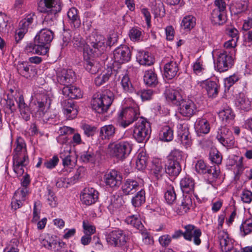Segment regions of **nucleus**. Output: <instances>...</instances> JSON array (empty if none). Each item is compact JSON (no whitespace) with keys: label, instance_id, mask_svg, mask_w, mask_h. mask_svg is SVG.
Here are the masks:
<instances>
[{"label":"nucleus","instance_id":"obj_17","mask_svg":"<svg viewBox=\"0 0 252 252\" xmlns=\"http://www.w3.org/2000/svg\"><path fill=\"white\" fill-rule=\"evenodd\" d=\"M104 179L106 186L111 188H116L121 184L122 176L118 171L112 170L105 174Z\"/></svg>","mask_w":252,"mask_h":252},{"label":"nucleus","instance_id":"obj_27","mask_svg":"<svg viewBox=\"0 0 252 252\" xmlns=\"http://www.w3.org/2000/svg\"><path fill=\"white\" fill-rule=\"evenodd\" d=\"M192 207V201L191 195H184L181 203L178 207L177 213L180 215H184L188 213Z\"/></svg>","mask_w":252,"mask_h":252},{"label":"nucleus","instance_id":"obj_15","mask_svg":"<svg viewBox=\"0 0 252 252\" xmlns=\"http://www.w3.org/2000/svg\"><path fill=\"white\" fill-rule=\"evenodd\" d=\"M75 80V74L71 69H62L57 72V81L61 85L66 86Z\"/></svg>","mask_w":252,"mask_h":252},{"label":"nucleus","instance_id":"obj_46","mask_svg":"<svg viewBox=\"0 0 252 252\" xmlns=\"http://www.w3.org/2000/svg\"><path fill=\"white\" fill-rule=\"evenodd\" d=\"M148 159V156L145 152L141 151L138 153L136 160V168L138 170L144 169L147 166Z\"/></svg>","mask_w":252,"mask_h":252},{"label":"nucleus","instance_id":"obj_64","mask_svg":"<svg viewBox=\"0 0 252 252\" xmlns=\"http://www.w3.org/2000/svg\"><path fill=\"white\" fill-rule=\"evenodd\" d=\"M190 136L189 132L186 128L179 129L178 131V139L180 142H182Z\"/></svg>","mask_w":252,"mask_h":252},{"label":"nucleus","instance_id":"obj_7","mask_svg":"<svg viewBox=\"0 0 252 252\" xmlns=\"http://www.w3.org/2000/svg\"><path fill=\"white\" fill-rule=\"evenodd\" d=\"M132 149L131 144L127 141L111 143L108 146L109 154L117 158L123 160L127 157Z\"/></svg>","mask_w":252,"mask_h":252},{"label":"nucleus","instance_id":"obj_16","mask_svg":"<svg viewBox=\"0 0 252 252\" xmlns=\"http://www.w3.org/2000/svg\"><path fill=\"white\" fill-rule=\"evenodd\" d=\"M178 106H179L180 113L185 117H190L193 115L197 111L195 104L190 99L183 98Z\"/></svg>","mask_w":252,"mask_h":252},{"label":"nucleus","instance_id":"obj_29","mask_svg":"<svg viewBox=\"0 0 252 252\" xmlns=\"http://www.w3.org/2000/svg\"><path fill=\"white\" fill-rule=\"evenodd\" d=\"M165 166V172L170 176H176L181 171L180 163L175 160L168 159Z\"/></svg>","mask_w":252,"mask_h":252},{"label":"nucleus","instance_id":"obj_6","mask_svg":"<svg viewBox=\"0 0 252 252\" xmlns=\"http://www.w3.org/2000/svg\"><path fill=\"white\" fill-rule=\"evenodd\" d=\"M151 132L150 123L145 119L141 118L136 124L133 129V137L139 143L147 141Z\"/></svg>","mask_w":252,"mask_h":252},{"label":"nucleus","instance_id":"obj_22","mask_svg":"<svg viewBox=\"0 0 252 252\" xmlns=\"http://www.w3.org/2000/svg\"><path fill=\"white\" fill-rule=\"evenodd\" d=\"M218 239L223 252H229L233 250V243L226 232L223 230L220 231L218 233Z\"/></svg>","mask_w":252,"mask_h":252},{"label":"nucleus","instance_id":"obj_13","mask_svg":"<svg viewBox=\"0 0 252 252\" xmlns=\"http://www.w3.org/2000/svg\"><path fill=\"white\" fill-rule=\"evenodd\" d=\"M107 243L114 247H120L124 245L126 242V236L122 230L113 231L106 236Z\"/></svg>","mask_w":252,"mask_h":252},{"label":"nucleus","instance_id":"obj_4","mask_svg":"<svg viewBox=\"0 0 252 252\" xmlns=\"http://www.w3.org/2000/svg\"><path fill=\"white\" fill-rule=\"evenodd\" d=\"M113 100L114 94L110 91L102 95L94 94L91 100V106L95 112L103 114L107 112Z\"/></svg>","mask_w":252,"mask_h":252},{"label":"nucleus","instance_id":"obj_24","mask_svg":"<svg viewBox=\"0 0 252 252\" xmlns=\"http://www.w3.org/2000/svg\"><path fill=\"white\" fill-rule=\"evenodd\" d=\"M61 104L63 113L67 119H73L76 117L78 111L74 108V104L71 99L63 100Z\"/></svg>","mask_w":252,"mask_h":252},{"label":"nucleus","instance_id":"obj_42","mask_svg":"<svg viewBox=\"0 0 252 252\" xmlns=\"http://www.w3.org/2000/svg\"><path fill=\"white\" fill-rule=\"evenodd\" d=\"M235 104L239 109L245 111L249 110L251 108V102L244 94H240L236 99Z\"/></svg>","mask_w":252,"mask_h":252},{"label":"nucleus","instance_id":"obj_53","mask_svg":"<svg viewBox=\"0 0 252 252\" xmlns=\"http://www.w3.org/2000/svg\"><path fill=\"white\" fill-rule=\"evenodd\" d=\"M128 35L131 40L138 41L141 39L142 31L140 28L133 27L130 30Z\"/></svg>","mask_w":252,"mask_h":252},{"label":"nucleus","instance_id":"obj_40","mask_svg":"<svg viewBox=\"0 0 252 252\" xmlns=\"http://www.w3.org/2000/svg\"><path fill=\"white\" fill-rule=\"evenodd\" d=\"M173 138V130L168 126H163L159 133V139L163 141L169 142Z\"/></svg>","mask_w":252,"mask_h":252},{"label":"nucleus","instance_id":"obj_12","mask_svg":"<svg viewBox=\"0 0 252 252\" xmlns=\"http://www.w3.org/2000/svg\"><path fill=\"white\" fill-rule=\"evenodd\" d=\"M115 62L124 63L129 62L131 57V53L129 48L126 45L120 46L113 52Z\"/></svg>","mask_w":252,"mask_h":252},{"label":"nucleus","instance_id":"obj_1","mask_svg":"<svg viewBox=\"0 0 252 252\" xmlns=\"http://www.w3.org/2000/svg\"><path fill=\"white\" fill-rule=\"evenodd\" d=\"M105 42V38L99 34H92L87 43L79 34L74 35L72 40L74 48L83 50L89 56L98 55L103 53L106 48Z\"/></svg>","mask_w":252,"mask_h":252},{"label":"nucleus","instance_id":"obj_10","mask_svg":"<svg viewBox=\"0 0 252 252\" xmlns=\"http://www.w3.org/2000/svg\"><path fill=\"white\" fill-rule=\"evenodd\" d=\"M18 108L20 112L21 117L24 120L27 121L30 119L31 114H34L36 117H38V115H37V108L35 105H32L34 103H36L35 102L32 103L29 107L27 104L25 103L24 97L23 95H21L19 96L18 99L17 101Z\"/></svg>","mask_w":252,"mask_h":252},{"label":"nucleus","instance_id":"obj_56","mask_svg":"<svg viewBox=\"0 0 252 252\" xmlns=\"http://www.w3.org/2000/svg\"><path fill=\"white\" fill-rule=\"evenodd\" d=\"M164 198L169 204H173L176 200V194L173 187L170 188L164 194Z\"/></svg>","mask_w":252,"mask_h":252},{"label":"nucleus","instance_id":"obj_63","mask_svg":"<svg viewBox=\"0 0 252 252\" xmlns=\"http://www.w3.org/2000/svg\"><path fill=\"white\" fill-rule=\"evenodd\" d=\"M172 160H175L180 163L182 159V152L179 150L174 149L170 153L168 158Z\"/></svg>","mask_w":252,"mask_h":252},{"label":"nucleus","instance_id":"obj_25","mask_svg":"<svg viewBox=\"0 0 252 252\" xmlns=\"http://www.w3.org/2000/svg\"><path fill=\"white\" fill-rule=\"evenodd\" d=\"M179 70L178 64L174 61L166 63L164 66V75L167 79L174 78Z\"/></svg>","mask_w":252,"mask_h":252},{"label":"nucleus","instance_id":"obj_36","mask_svg":"<svg viewBox=\"0 0 252 252\" xmlns=\"http://www.w3.org/2000/svg\"><path fill=\"white\" fill-rule=\"evenodd\" d=\"M180 187L182 191L187 194L193 192L194 188V180L189 177H185L180 181Z\"/></svg>","mask_w":252,"mask_h":252},{"label":"nucleus","instance_id":"obj_52","mask_svg":"<svg viewBox=\"0 0 252 252\" xmlns=\"http://www.w3.org/2000/svg\"><path fill=\"white\" fill-rule=\"evenodd\" d=\"M219 116L223 121H225L226 122L232 120L234 118V115L232 110L229 107L220 111L219 113Z\"/></svg>","mask_w":252,"mask_h":252},{"label":"nucleus","instance_id":"obj_45","mask_svg":"<svg viewBox=\"0 0 252 252\" xmlns=\"http://www.w3.org/2000/svg\"><path fill=\"white\" fill-rule=\"evenodd\" d=\"M125 221L127 224H130L138 229H141L143 227L138 214L128 216L126 219Z\"/></svg>","mask_w":252,"mask_h":252},{"label":"nucleus","instance_id":"obj_31","mask_svg":"<svg viewBox=\"0 0 252 252\" xmlns=\"http://www.w3.org/2000/svg\"><path fill=\"white\" fill-rule=\"evenodd\" d=\"M140 189L139 183L133 179H127L122 186V190L125 195L134 193Z\"/></svg>","mask_w":252,"mask_h":252},{"label":"nucleus","instance_id":"obj_47","mask_svg":"<svg viewBox=\"0 0 252 252\" xmlns=\"http://www.w3.org/2000/svg\"><path fill=\"white\" fill-rule=\"evenodd\" d=\"M112 74V70H104L100 75L94 79V83L96 86H99L108 81Z\"/></svg>","mask_w":252,"mask_h":252},{"label":"nucleus","instance_id":"obj_60","mask_svg":"<svg viewBox=\"0 0 252 252\" xmlns=\"http://www.w3.org/2000/svg\"><path fill=\"white\" fill-rule=\"evenodd\" d=\"M47 201L49 205L51 207H56L58 204L57 197L55 196L54 193L50 189H48Z\"/></svg>","mask_w":252,"mask_h":252},{"label":"nucleus","instance_id":"obj_3","mask_svg":"<svg viewBox=\"0 0 252 252\" xmlns=\"http://www.w3.org/2000/svg\"><path fill=\"white\" fill-rule=\"evenodd\" d=\"M51 93H42L37 96V103L32 104L37 108V115L38 118H42L44 120L50 121L57 117V113L53 111H49L48 109L51 103Z\"/></svg>","mask_w":252,"mask_h":252},{"label":"nucleus","instance_id":"obj_8","mask_svg":"<svg viewBox=\"0 0 252 252\" xmlns=\"http://www.w3.org/2000/svg\"><path fill=\"white\" fill-rule=\"evenodd\" d=\"M139 115V110L137 108L129 107L123 109L118 115L119 119L122 120L120 126L124 128L126 127L136 120Z\"/></svg>","mask_w":252,"mask_h":252},{"label":"nucleus","instance_id":"obj_32","mask_svg":"<svg viewBox=\"0 0 252 252\" xmlns=\"http://www.w3.org/2000/svg\"><path fill=\"white\" fill-rule=\"evenodd\" d=\"M194 128L198 135L201 134H207L210 130V124L208 121L203 118H198L196 120Z\"/></svg>","mask_w":252,"mask_h":252},{"label":"nucleus","instance_id":"obj_11","mask_svg":"<svg viewBox=\"0 0 252 252\" xmlns=\"http://www.w3.org/2000/svg\"><path fill=\"white\" fill-rule=\"evenodd\" d=\"M195 169L198 173L207 174L209 179L212 181L217 179L220 173L216 166L208 167L202 160L197 161L195 164Z\"/></svg>","mask_w":252,"mask_h":252},{"label":"nucleus","instance_id":"obj_38","mask_svg":"<svg viewBox=\"0 0 252 252\" xmlns=\"http://www.w3.org/2000/svg\"><path fill=\"white\" fill-rule=\"evenodd\" d=\"M210 18L212 24L215 25H221L226 22L224 12H220V10H213Z\"/></svg>","mask_w":252,"mask_h":252},{"label":"nucleus","instance_id":"obj_5","mask_svg":"<svg viewBox=\"0 0 252 252\" xmlns=\"http://www.w3.org/2000/svg\"><path fill=\"white\" fill-rule=\"evenodd\" d=\"M185 231L183 232L181 230L176 231L171 236V239H177L182 236L188 241H191L193 239L194 244L197 246L201 244V240L200 238L202 233L199 229H195L193 225H188L184 227Z\"/></svg>","mask_w":252,"mask_h":252},{"label":"nucleus","instance_id":"obj_57","mask_svg":"<svg viewBox=\"0 0 252 252\" xmlns=\"http://www.w3.org/2000/svg\"><path fill=\"white\" fill-rule=\"evenodd\" d=\"M241 232L245 236L252 232V220L249 219L243 222L240 227Z\"/></svg>","mask_w":252,"mask_h":252},{"label":"nucleus","instance_id":"obj_35","mask_svg":"<svg viewBox=\"0 0 252 252\" xmlns=\"http://www.w3.org/2000/svg\"><path fill=\"white\" fill-rule=\"evenodd\" d=\"M70 24L75 28H79L81 25V20L78 13V10L74 7L70 8L67 14Z\"/></svg>","mask_w":252,"mask_h":252},{"label":"nucleus","instance_id":"obj_33","mask_svg":"<svg viewBox=\"0 0 252 252\" xmlns=\"http://www.w3.org/2000/svg\"><path fill=\"white\" fill-rule=\"evenodd\" d=\"M28 163V158L13 159V170L17 174V176H21L24 174V168L25 167Z\"/></svg>","mask_w":252,"mask_h":252},{"label":"nucleus","instance_id":"obj_34","mask_svg":"<svg viewBox=\"0 0 252 252\" xmlns=\"http://www.w3.org/2000/svg\"><path fill=\"white\" fill-rule=\"evenodd\" d=\"M163 163L160 159H154L153 161L152 170L153 175L157 179L161 178L165 172V168H163Z\"/></svg>","mask_w":252,"mask_h":252},{"label":"nucleus","instance_id":"obj_58","mask_svg":"<svg viewBox=\"0 0 252 252\" xmlns=\"http://www.w3.org/2000/svg\"><path fill=\"white\" fill-rule=\"evenodd\" d=\"M210 158L213 162L219 164L221 162L222 156L217 149H212L210 153Z\"/></svg>","mask_w":252,"mask_h":252},{"label":"nucleus","instance_id":"obj_55","mask_svg":"<svg viewBox=\"0 0 252 252\" xmlns=\"http://www.w3.org/2000/svg\"><path fill=\"white\" fill-rule=\"evenodd\" d=\"M122 199L118 195H113L111 197L110 204L108 208L109 210H114L119 208L122 205Z\"/></svg>","mask_w":252,"mask_h":252},{"label":"nucleus","instance_id":"obj_30","mask_svg":"<svg viewBox=\"0 0 252 252\" xmlns=\"http://www.w3.org/2000/svg\"><path fill=\"white\" fill-rule=\"evenodd\" d=\"M165 95L166 100L171 102L173 104L178 106L183 97L180 92L176 90L168 89L166 90Z\"/></svg>","mask_w":252,"mask_h":252},{"label":"nucleus","instance_id":"obj_49","mask_svg":"<svg viewBox=\"0 0 252 252\" xmlns=\"http://www.w3.org/2000/svg\"><path fill=\"white\" fill-rule=\"evenodd\" d=\"M124 91L127 93H132L134 89L127 75H125L121 82Z\"/></svg>","mask_w":252,"mask_h":252},{"label":"nucleus","instance_id":"obj_51","mask_svg":"<svg viewBox=\"0 0 252 252\" xmlns=\"http://www.w3.org/2000/svg\"><path fill=\"white\" fill-rule=\"evenodd\" d=\"M80 158L84 162H94L95 161L94 154L90 148L87 151H84L81 153Z\"/></svg>","mask_w":252,"mask_h":252},{"label":"nucleus","instance_id":"obj_62","mask_svg":"<svg viewBox=\"0 0 252 252\" xmlns=\"http://www.w3.org/2000/svg\"><path fill=\"white\" fill-rule=\"evenodd\" d=\"M136 94L140 96L143 101L148 100L152 99L153 95V91L150 89L138 91Z\"/></svg>","mask_w":252,"mask_h":252},{"label":"nucleus","instance_id":"obj_44","mask_svg":"<svg viewBox=\"0 0 252 252\" xmlns=\"http://www.w3.org/2000/svg\"><path fill=\"white\" fill-rule=\"evenodd\" d=\"M29 66L27 62H18L16 66L17 72L21 76L29 78L31 76Z\"/></svg>","mask_w":252,"mask_h":252},{"label":"nucleus","instance_id":"obj_41","mask_svg":"<svg viewBox=\"0 0 252 252\" xmlns=\"http://www.w3.org/2000/svg\"><path fill=\"white\" fill-rule=\"evenodd\" d=\"M145 191L141 189L132 197L131 203L135 207H138L145 203Z\"/></svg>","mask_w":252,"mask_h":252},{"label":"nucleus","instance_id":"obj_54","mask_svg":"<svg viewBox=\"0 0 252 252\" xmlns=\"http://www.w3.org/2000/svg\"><path fill=\"white\" fill-rule=\"evenodd\" d=\"M9 18L4 13L0 12V33H6L8 31L7 23Z\"/></svg>","mask_w":252,"mask_h":252},{"label":"nucleus","instance_id":"obj_48","mask_svg":"<svg viewBox=\"0 0 252 252\" xmlns=\"http://www.w3.org/2000/svg\"><path fill=\"white\" fill-rule=\"evenodd\" d=\"M196 24V19L192 15H188L183 18L181 26L184 29L190 30Z\"/></svg>","mask_w":252,"mask_h":252},{"label":"nucleus","instance_id":"obj_28","mask_svg":"<svg viewBox=\"0 0 252 252\" xmlns=\"http://www.w3.org/2000/svg\"><path fill=\"white\" fill-rule=\"evenodd\" d=\"M136 59L137 62L143 65L150 66L154 62V59L151 54L143 50L138 51Z\"/></svg>","mask_w":252,"mask_h":252},{"label":"nucleus","instance_id":"obj_59","mask_svg":"<svg viewBox=\"0 0 252 252\" xmlns=\"http://www.w3.org/2000/svg\"><path fill=\"white\" fill-rule=\"evenodd\" d=\"M153 13L155 17H163L165 14V9L161 2L156 3L152 8Z\"/></svg>","mask_w":252,"mask_h":252},{"label":"nucleus","instance_id":"obj_50","mask_svg":"<svg viewBox=\"0 0 252 252\" xmlns=\"http://www.w3.org/2000/svg\"><path fill=\"white\" fill-rule=\"evenodd\" d=\"M100 64L96 62L91 61L86 62V69L91 74H96L100 69Z\"/></svg>","mask_w":252,"mask_h":252},{"label":"nucleus","instance_id":"obj_20","mask_svg":"<svg viewBox=\"0 0 252 252\" xmlns=\"http://www.w3.org/2000/svg\"><path fill=\"white\" fill-rule=\"evenodd\" d=\"M198 84L206 91L209 97L214 98L217 96L219 86L216 81L206 80L200 82Z\"/></svg>","mask_w":252,"mask_h":252},{"label":"nucleus","instance_id":"obj_21","mask_svg":"<svg viewBox=\"0 0 252 252\" xmlns=\"http://www.w3.org/2000/svg\"><path fill=\"white\" fill-rule=\"evenodd\" d=\"M28 158L26 145L24 139L19 137L16 141V147L14 149L13 159Z\"/></svg>","mask_w":252,"mask_h":252},{"label":"nucleus","instance_id":"obj_19","mask_svg":"<svg viewBox=\"0 0 252 252\" xmlns=\"http://www.w3.org/2000/svg\"><path fill=\"white\" fill-rule=\"evenodd\" d=\"M35 41L41 44L42 46L48 47L53 39V32L48 29H43L41 30L35 37Z\"/></svg>","mask_w":252,"mask_h":252},{"label":"nucleus","instance_id":"obj_14","mask_svg":"<svg viewBox=\"0 0 252 252\" xmlns=\"http://www.w3.org/2000/svg\"><path fill=\"white\" fill-rule=\"evenodd\" d=\"M29 193L27 188L20 187L15 192L11 201V207L14 210L21 207L26 200Z\"/></svg>","mask_w":252,"mask_h":252},{"label":"nucleus","instance_id":"obj_43","mask_svg":"<svg viewBox=\"0 0 252 252\" xmlns=\"http://www.w3.org/2000/svg\"><path fill=\"white\" fill-rule=\"evenodd\" d=\"M64 150L60 153V158L63 160V166H68L71 164L72 157L71 156L70 147L67 145H64Z\"/></svg>","mask_w":252,"mask_h":252},{"label":"nucleus","instance_id":"obj_18","mask_svg":"<svg viewBox=\"0 0 252 252\" xmlns=\"http://www.w3.org/2000/svg\"><path fill=\"white\" fill-rule=\"evenodd\" d=\"M98 198V192L93 188L84 189L81 195V200L82 203L87 205L94 204Z\"/></svg>","mask_w":252,"mask_h":252},{"label":"nucleus","instance_id":"obj_2","mask_svg":"<svg viewBox=\"0 0 252 252\" xmlns=\"http://www.w3.org/2000/svg\"><path fill=\"white\" fill-rule=\"evenodd\" d=\"M37 9L40 13L45 14L42 24L45 27L55 25L56 15L61 10L59 0H40L38 3Z\"/></svg>","mask_w":252,"mask_h":252},{"label":"nucleus","instance_id":"obj_26","mask_svg":"<svg viewBox=\"0 0 252 252\" xmlns=\"http://www.w3.org/2000/svg\"><path fill=\"white\" fill-rule=\"evenodd\" d=\"M62 93L69 99H76L82 96V94L80 89L74 86L66 85L64 86L62 89Z\"/></svg>","mask_w":252,"mask_h":252},{"label":"nucleus","instance_id":"obj_37","mask_svg":"<svg viewBox=\"0 0 252 252\" xmlns=\"http://www.w3.org/2000/svg\"><path fill=\"white\" fill-rule=\"evenodd\" d=\"M144 82L149 87H156L158 84V79L157 74L152 69L146 71L144 75Z\"/></svg>","mask_w":252,"mask_h":252},{"label":"nucleus","instance_id":"obj_39","mask_svg":"<svg viewBox=\"0 0 252 252\" xmlns=\"http://www.w3.org/2000/svg\"><path fill=\"white\" fill-rule=\"evenodd\" d=\"M116 128L112 125H105L100 129L99 136L102 139H109L113 137Z\"/></svg>","mask_w":252,"mask_h":252},{"label":"nucleus","instance_id":"obj_61","mask_svg":"<svg viewBox=\"0 0 252 252\" xmlns=\"http://www.w3.org/2000/svg\"><path fill=\"white\" fill-rule=\"evenodd\" d=\"M83 227L85 234L91 236L95 232V226L91 224L88 220L83 221Z\"/></svg>","mask_w":252,"mask_h":252},{"label":"nucleus","instance_id":"obj_9","mask_svg":"<svg viewBox=\"0 0 252 252\" xmlns=\"http://www.w3.org/2000/svg\"><path fill=\"white\" fill-rule=\"evenodd\" d=\"M233 63L232 53L227 50L220 51L218 55L215 67L220 72L227 71Z\"/></svg>","mask_w":252,"mask_h":252},{"label":"nucleus","instance_id":"obj_23","mask_svg":"<svg viewBox=\"0 0 252 252\" xmlns=\"http://www.w3.org/2000/svg\"><path fill=\"white\" fill-rule=\"evenodd\" d=\"M25 51L28 53L44 55L48 53V47L42 46L41 44L38 43L35 41V38L34 37L33 42L27 44L25 47Z\"/></svg>","mask_w":252,"mask_h":252}]
</instances>
